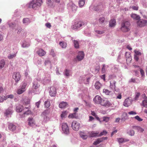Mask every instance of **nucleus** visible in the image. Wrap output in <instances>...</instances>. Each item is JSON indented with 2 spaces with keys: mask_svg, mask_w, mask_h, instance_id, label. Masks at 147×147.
Listing matches in <instances>:
<instances>
[{
  "mask_svg": "<svg viewBox=\"0 0 147 147\" xmlns=\"http://www.w3.org/2000/svg\"><path fill=\"white\" fill-rule=\"evenodd\" d=\"M42 0H32L28 4V7L34 10H36L42 4Z\"/></svg>",
  "mask_w": 147,
  "mask_h": 147,
  "instance_id": "1",
  "label": "nucleus"
},
{
  "mask_svg": "<svg viewBox=\"0 0 147 147\" xmlns=\"http://www.w3.org/2000/svg\"><path fill=\"white\" fill-rule=\"evenodd\" d=\"M130 24L128 21H124L121 23V29L124 32L128 31L130 30Z\"/></svg>",
  "mask_w": 147,
  "mask_h": 147,
  "instance_id": "2",
  "label": "nucleus"
},
{
  "mask_svg": "<svg viewBox=\"0 0 147 147\" xmlns=\"http://www.w3.org/2000/svg\"><path fill=\"white\" fill-rule=\"evenodd\" d=\"M84 23L82 21H80L77 22L75 23L74 24L71 26V28L73 30H75L84 26Z\"/></svg>",
  "mask_w": 147,
  "mask_h": 147,
  "instance_id": "3",
  "label": "nucleus"
},
{
  "mask_svg": "<svg viewBox=\"0 0 147 147\" xmlns=\"http://www.w3.org/2000/svg\"><path fill=\"white\" fill-rule=\"evenodd\" d=\"M62 130L63 132L65 134H68L69 133V127L66 123H63L62 125Z\"/></svg>",
  "mask_w": 147,
  "mask_h": 147,
  "instance_id": "4",
  "label": "nucleus"
},
{
  "mask_svg": "<svg viewBox=\"0 0 147 147\" xmlns=\"http://www.w3.org/2000/svg\"><path fill=\"white\" fill-rule=\"evenodd\" d=\"M137 24L140 27H144L147 25V20L143 19H141L138 21Z\"/></svg>",
  "mask_w": 147,
  "mask_h": 147,
  "instance_id": "5",
  "label": "nucleus"
},
{
  "mask_svg": "<svg viewBox=\"0 0 147 147\" xmlns=\"http://www.w3.org/2000/svg\"><path fill=\"white\" fill-rule=\"evenodd\" d=\"M100 105L107 107H111L112 105L111 103L107 99H102Z\"/></svg>",
  "mask_w": 147,
  "mask_h": 147,
  "instance_id": "6",
  "label": "nucleus"
},
{
  "mask_svg": "<svg viewBox=\"0 0 147 147\" xmlns=\"http://www.w3.org/2000/svg\"><path fill=\"white\" fill-rule=\"evenodd\" d=\"M71 127L74 130L78 131L80 127V124L76 121H73L72 123Z\"/></svg>",
  "mask_w": 147,
  "mask_h": 147,
  "instance_id": "7",
  "label": "nucleus"
},
{
  "mask_svg": "<svg viewBox=\"0 0 147 147\" xmlns=\"http://www.w3.org/2000/svg\"><path fill=\"white\" fill-rule=\"evenodd\" d=\"M13 78L15 80L16 82H18L20 79L21 75L19 72H15L13 76Z\"/></svg>",
  "mask_w": 147,
  "mask_h": 147,
  "instance_id": "8",
  "label": "nucleus"
},
{
  "mask_svg": "<svg viewBox=\"0 0 147 147\" xmlns=\"http://www.w3.org/2000/svg\"><path fill=\"white\" fill-rule=\"evenodd\" d=\"M102 99L98 95L96 96L93 99L94 102L97 104H101Z\"/></svg>",
  "mask_w": 147,
  "mask_h": 147,
  "instance_id": "9",
  "label": "nucleus"
},
{
  "mask_svg": "<svg viewBox=\"0 0 147 147\" xmlns=\"http://www.w3.org/2000/svg\"><path fill=\"white\" fill-rule=\"evenodd\" d=\"M49 92L50 95L51 96H55L57 93L56 88L53 87H51Z\"/></svg>",
  "mask_w": 147,
  "mask_h": 147,
  "instance_id": "10",
  "label": "nucleus"
},
{
  "mask_svg": "<svg viewBox=\"0 0 147 147\" xmlns=\"http://www.w3.org/2000/svg\"><path fill=\"white\" fill-rule=\"evenodd\" d=\"M84 57V54L83 52L79 51L78 53V55L77 56V59L79 61L83 59Z\"/></svg>",
  "mask_w": 147,
  "mask_h": 147,
  "instance_id": "11",
  "label": "nucleus"
},
{
  "mask_svg": "<svg viewBox=\"0 0 147 147\" xmlns=\"http://www.w3.org/2000/svg\"><path fill=\"white\" fill-rule=\"evenodd\" d=\"M131 104V100L129 99V98L126 99L123 103V105L126 107H128Z\"/></svg>",
  "mask_w": 147,
  "mask_h": 147,
  "instance_id": "12",
  "label": "nucleus"
},
{
  "mask_svg": "<svg viewBox=\"0 0 147 147\" xmlns=\"http://www.w3.org/2000/svg\"><path fill=\"white\" fill-rule=\"evenodd\" d=\"M36 53L40 57L44 56L46 54V52L42 49H39L36 51Z\"/></svg>",
  "mask_w": 147,
  "mask_h": 147,
  "instance_id": "13",
  "label": "nucleus"
},
{
  "mask_svg": "<svg viewBox=\"0 0 147 147\" xmlns=\"http://www.w3.org/2000/svg\"><path fill=\"white\" fill-rule=\"evenodd\" d=\"M118 142L120 143L128 142L129 140L123 138H117Z\"/></svg>",
  "mask_w": 147,
  "mask_h": 147,
  "instance_id": "14",
  "label": "nucleus"
},
{
  "mask_svg": "<svg viewBox=\"0 0 147 147\" xmlns=\"http://www.w3.org/2000/svg\"><path fill=\"white\" fill-rule=\"evenodd\" d=\"M67 105V102L63 101L61 102L59 105V107L60 108H65Z\"/></svg>",
  "mask_w": 147,
  "mask_h": 147,
  "instance_id": "15",
  "label": "nucleus"
},
{
  "mask_svg": "<svg viewBox=\"0 0 147 147\" xmlns=\"http://www.w3.org/2000/svg\"><path fill=\"white\" fill-rule=\"evenodd\" d=\"M116 82L114 80H111L110 82V88L112 89H114L115 88V84Z\"/></svg>",
  "mask_w": 147,
  "mask_h": 147,
  "instance_id": "16",
  "label": "nucleus"
},
{
  "mask_svg": "<svg viewBox=\"0 0 147 147\" xmlns=\"http://www.w3.org/2000/svg\"><path fill=\"white\" fill-rule=\"evenodd\" d=\"M8 128L9 130L13 131L16 129V126L12 123H10L9 125Z\"/></svg>",
  "mask_w": 147,
  "mask_h": 147,
  "instance_id": "17",
  "label": "nucleus"
},
{
  "mask_svg": "<svg viewBox=\"0 0 147 147\" xmlns=\"http://www.w3.org/2000/svg\"><path fill=\"white\" fill-rule=\"evenodd\" d=\"M28 124L29 125L32 126L34 125L35 121L33 120L32 118H28Z\"/></svg>",
  "mask_w": 147,
  "mask_h": 147,
  "instance_id": "18",
  "label": "nucleus"
},
{
  "mask_svg": "<svg viewBox=\"0 0 147 147\" xmlns=\"http://www.w3.org/2000/svg\"><path fill=\"white\" fill-rule=\"evenodd\" d=\"M80 135L81 138L84 140L86 139L88 137V136L85 133L82 131L80 132Z\"/></svg>",
  "mask_w": 147,
  "mask_h": 147,
  "instance_id": "19",
  "label": "nucleus"
},
{
  "mask_svg": "<svg viewBox=\"0 0 147 147\" xmlns=\"http://www.w3.org/2000/svg\"><path fill=\"white\" fill-rule=\"evenodd\" d=\"M116 21L115 19H112L111 20L109 24V26L110 27H113L115 25Z\"/></svg>",
  "mask_w": 147,
  "mask_h": 147,
  "instance_id": "20",
  "label": "nucleus"
},
{
  "mask_svg": "<svg viewBox=\"0 0 147 147\" xmlns=\"http://www.w3.org/2000/svg\"><path fill=\"white\" fill-rule=\"evenodd\" d=\"M23 107L21 105H19L16 107V111L18 112H21L23 109Z\"/></svg>",
  "mask_w": 147,
  "mask_h": 147,
  "instance_id": "21",
  "label": "nucleus"
},
{
  "mask_svg": "<svg viewBox=\"0 0 147 147\" xmlns=\"http://www.w3.org/2000/svg\"><path fill=\"white\" fill-rule=\"evenodd\" d=\"M131 16L134 19L136 20H138L140 18L139 16L134 13L131 14Z\"/></svg>",
  "mask_w": 147,
  "mask_h": 147,
  "instance_id": "22",
  "label": "nucleus"
},
{
  "mask_svg": "<svg viewBox=\"0 0 147 147\" xmlns=\"http://www.w3.org/2000/svg\"><path fill=\"white\" fill-rule=\"evenodd\" d=\"M12 112V111L11 109H8L5 111L4 114L5 116H7L11 114Z\"/></svg>",
  "mask_w": 147,
  "mask_h": 147,
  "instance_id": "23",
  "label": "nucleus"
},
{
  "mask_svg": "<svg viewBox=\"0 0 147 147\" xmlns=\"http://www.w3.org/2000/svg\"><path fill=\"white\" fill-rule=\"evenodd\" d=\"M132 128L137 129L138 131L140 132H142L144 130L143 129L138 126H132Z\"/></svg>",
  "mask_w": 147,
  "mask_h": 147,
  "instance_id": "24",
  "label": "nucleus"
},
{
  "mask_svg": "<svg viewBox=\"0 0 147 147\" xmlns=\"http://www.w3.org/2000/svg\"><path fill=\"white\" fill-rule=\"evenodd\" d=\"M78 116L77 114L76 113H73L70 114L68 115V117L69 119H73L77 117Z\"/></svg>",
  "mask_w": 147,
  "mask_h": 147,
  "instance_id": "25",
  "label": "nucleus"
},
{
  "mask_svg": "<svg viewBox=\"0 0 147 147\" xmlns=\"http://www.w3.org/2000/svg\"><path fill=\"white\" fill-rule=\"evenodd\" d=\"M30 100L28 98H26L24 99L23 101H24L23 104L26 105H29L30 103Z\"/></svg>",
  "mask_w": 147,
  "mask_h": 147,
  "instance_id": "26",
  "label": "nucleus"
},
{
  "mask_svg": "<svg viewBox=\"0 0 147 147\" xmlns=\"http://www.w3.org/2000/svg\"><path fill=\"white\" fill-rule=\"evenodd\" d=\"M68 112L67 111H63L61 112V118L63 119L68 114Z\"/></svg>",
  "mask_w": 147,
  "mask_h": 147,
  "instance_id": "27",
  "label": "nucleus"
},
{
  "mask_svg": "<svg viewBox=\"0 0 147 147\" xmlns=\"http://www.w3.org/2000/svg\"><path fill=\"white\" fill-rule=\"evenodd\" d=\"M99 134L98 132H95L94 131H92L90 134L89 136L90 137H93L96 136Z\"/></svg>",
  "mask_w": 147,
  "mask_h": 147,
  "instance_id": "28",
  "label": "nucleus"
},
{
  "mask_svg": "<svg viewBox=\"0 0 147 147\" xmlns=\"http://www.w3.org/2000/svg\"><path fill=\"white\" fill-rule=\"evenodd\" d=\"M102 140L100 138H98L97 139V140L95 141L93 143V144L94 145H96L99 143H100L101 142H102Z\"/></svg>",
  "mask_w": 147,
  "mask_h": 147,
  "instance_id": "29",
  "label": "nucleus"
},
{
  "mask_svg": "<svg viewBox=\"0 0 147 147\" xmlns=\"http://www.w3.org/2000/svg\"><path fill=\"white\" fill-rule=\"evenodd\" d=\"M95 87L97 89H99L101 86V84L99 82H96L95 84Z\"/></svg>",
  "mask_w": 147,
  "mask_h": 147,
  "instance_id": "30",
  "label": "nucleus"
},
{
  "mask_svg": "<svg viewBox=\"0 0 147 147\" xmlns=\"http://www.w3.org/2000/svg\"><path fill=\"white\" fill-rule=\"evenodd\" d=\"M85 0H79V5L80 7H83L85 4Z\"/></svg>",
  "mask_w": 147,
  "mask_h": 147,
  "instance_id": "31",
  "label": "nucleus"
},
{
  "mask_svg": "<svg viewBox=\"0 0 147 147\" xmlns=\"http://www.w3.org/2000/svg\"><path fill=\"white\" fill-rule=\"evenodd\" d=\"M5 62L4 60H1L0 62V69H2L4 67Z\"/></svg>",
  "mask_w": 147,
  "mask_h": 147,
  "instance_id": "32",
  "label": "nucleus"
},
{
  "mask_svg": "<svg viewBox=\"0 0 147 147\" xmlns=\"http://www.w3.org/2000/svg\"><path fill=\"white\" fill-rule=\"evenodd\" d=\"M44 105L45 107L46 108H49L50 106V101L49 100H47L45 102Z\"/></svg>",
  "mask_w": 147,
  "mask_h": 147,
  "instance_id": "33",
  "label": "nucleus"
},
{
  "mask_svg": "<svg viewBox=\"0 0 147 147\" xmlns=\"http://www.w3.org/2000/svg\"><path fill=\"white\" fill-rule=\"evenodd\" d=\"M59 44L61 46L62 48H65L67 46V44L66 43L64 42H60Z\"/></svg>",
  "mask_w": 147,
  "mask_h": 147,
  "instance_id": "34",
  "label": "nucleus"
},
{
  "mask_svg": "<svg viewBox=\"0 0 147 147\" xmlns=\"http://www.w3.org/2000/svg\"><path fill=\"white\" fill-rule=\"evenodd\" d=\"M25 109H28V110L25 112L24 113V115H28L30 113L31 111H30V107H25Z\"/></svg>",
  "mask_w": 147,
  "mask_h": 147,
  "instance_id": "35",
  "label": "nucleus"
},
{
  "mask_svg": "<svg viewBox=\"0 0 147 147\" xmlns=\"http://www.w3.org/2000/svg\"><path fill=\"white\" fill-rule=\"evenodd\" d=\"M73 42L74 44L75 47L76 48H79V45L78 41L76 40H74Z\"/></svg>",
  "mask_w": 147,
  "mask_h": 147,
  "instance_id": "36",
  "label": "nucleus"
},
{
  "mask_svg": "<svg viewBox=\"0 0 147 147\" xmlns=\"http://www.w3.org/2000/svg\"><path fill=\"white\" fill-rule=\"evenodd\" d=\"M103 92L105 93L107 95H109L111 93V91H110L108 90L105 89H104L103 90Z\"/></svg>",
  "mask_w": 147,
  "mask_h": 147,
  "instance_id": "37",
  "label": "nucleus"
},
{
  "mask_svg": "<svg viewBox=\"0 0 147 147\" xmlns=\"http://www.w3.org/2000/svg\"><path fill=\"white\" fill-rule=\"evenodd\" d=\"M27 85V83L26 82H24L23 83L21 88L25 91L26 90V87Z\"/></svg>",
  "mask_w": 147,
  "mask_h": 147,
  "instance_id": "38",
  "label": "nucleus"
},
{
  "mask_svg": "<svg viewBox=\"0 0 147 147\" xmlns=\"http://www.w3.org/2000/svg\"><path fill=\"white\" fill-rule=\"evenodd\" d=\"M25 91L24 90L22 89L21 88H20L18 89L17 93L18 94H22Z\"/></svg>",
  "mask_w": 147,
  "mask_h": 147,
  "instance_id": "39",
  "label": "nucleus"
},
{
  "mask_svg": "<svg viewBox=\"0 0 147 147\" xmlns=\"http://www.w3.org/2000/svg\"><path fill=\"white\" fill-rule=\"evenodd\" d=\"M105 19L104 17H100L99 19V23L100 24H102L104 22Z\"/></svg>",
  "mask_w": 147,
  "mask_h": 147,
  "instance_id": "40",
  "label": "nucleus"
},
{
  "mask_svg": "<svg viewBox=\"0 0 147 147\" xmlns=\"http://www.w3.org/2000/svg\"><path fill=\"white\" fill-rule=\"evenodd\" d=\"M129 135L131 136H133L135 134V132L133 130H130L128 133Z\"/></svg>",
  "mask_w": 147,
  "mask_h": 147,
  "instance_id": "41",
  "label": "nucleus"
},
{
  "mask_svg": "<svg viewBox=\"0 0 147 147\" xmlns=\"http://www.w3.org/2000/svg\"><path fill=\"white\" fill-rule=\"evenodd\" d=\"M107 133V132L105 130H103L102 132H100V134L98 135V136H100L102 135H105Z\"/></svg>",
  "mask_w": 147,
  "mask_h": 147,
  "instance_id": "42",
  "label": "nucleus"
},
{
  "mask_svg": "<svg viewBox=\"0 0 147 147\" xmlns=\"http://www.w3.org/2000/svg\"><path fill=\"white\" fill-rule=\"evenodd\" d=\"M30 22L28 18H25L23 20V23H28Z\"/></svg>",
  "mask_w": 147,
  "mask_h": 147,
  "instance_id": "43",
  "label": "nucleus"
},
{
  "mask_svg": "<svg viewBox=\"0 0 147 147\" xmlns=\"http://www.w3.org/2000/svg\"><path fill=\"white\" fill-rule=\"evenodd\" d=\"M138 121L140 122L143 120V119L140 118L138 115H137L134 117Z\"/></svg>",
  "mask_w": 147,
  "mask_h": 147,
  "instance_id": "44",
  "label": "nucleus"
},
{
  "mask_svg": "<svg viewBox=\"0 0 147 147\" xmlns=\"http://www.w3.org/2000/svg\"><path fill=\"white\" fill-rule=\"evenodd\" d=\"M134 52L135 53V54L134 55H136L137 56L140 55L142 54V53H141V52L135 50L134 51Z\"/></svg>",
  "mask_w": 147,
  "mask_h": 147,
  "instance_id": "45",
  "label": "nucleus"
},
{
  "mask_svg": "<svg viewBox=\"0 0 147 147\" xmlns=\"http://www.w3.org/2000/svg\"><path fill=\"white\" fill-rule=\"evenodd\" d=\"M143 105L145 107L147 108V100H144L142 102Z\"/></svg>",
  "mask_w": 147,
  "mask_h": 147,
  "instance_id": "46",
  "label": "nucleus"
},
{
  "mask_svg": "<svg viewBox=\"0 0 147 147\" xmlns=\"http://www.w3.org/2000/svg\"><path fill=\"white\" fill-rule=\"evenodd\" d=\"M125 56L126 58L127 59L131 57L129 52H126L125 53Z\"/></svg>",
  "mask_w": 147,
  "mask_h": 147,
  "instance_id": "47",
  "label": "nucleus"
},
{
  "mask_svg": "<svg viewBox=\"0 0 147 147\" xmlns=\"http://www.w3.org/2000/svg\"><path fill=\"white\" fill-rule=\"evenodd\" d=\"M110 118L108 117H103V121H105L106 122H108L109 119Z\"/></svg>",
  "mask_w": 147,
  "mask_h": 147,
  "instance_id": "48",
  "label": "nucleus"
},
{
  "mask_svg": "<svg viewBox=\"0 0 147 147\" xmlns=\"http://www.w3.org/2000/svg\"><path fill=\"white\" fill-rule=\"evenodd\" d=\"M16 56V54H14L13 55H10L8 57V58L9 59H11L15 57Z\"/></svg>",
  "mask_w": 147,
  "mask_h": 147,
  "instance_id": "49",
  "label": "nucleus"
},
{
  "mask_svg": "<svg viewBox=\"0 0 147 147\" xmlns=\"http://www.w3.org/2000/svg\"><path fill=\"white\" fill-rule=\"evenodd\" d=\"M130 115H135L137 114L134 111H131L128 113Z\"/></svg>",
  "mask_w": 147,
  "mask_h": 147,
  "instance_id": "50",
  "label": "nucleus"
},
{
  "mask_svg": "<svg viewBox=\"0 0 147 147\" xmlns=\"http://www.w3.org/2000/svg\"><path fill=\"white\" fill-rule=\"evenodd\" d=\"M30 45V44L28 43V44H26V43H24L22 45V47H23L25 48L26 47H28Z\"/></svg>",
  "mask_w": 147,
  "mask_h": 147,
  "instance_id": "51",
  "label": "nucleus"
},
{
  "mask_svg": "<svg viewBox=\"0 0 147 147\" xmlns=\"http://www.w3.org/2000/svg\"><path fill=\"white\" fill-rule=\"evenodd\" d=\"M98 34H102L104 33V32L102 31H101L99 30H97L95 31Z\"/></svg>",
  "mask_w": 147,
  "mask_h": 147,
  "instance_id": "52",
  "label": "nucleus"
},
{
  "mask_svg": "<svg viewBox=\"0 0 147 147\" xmlns=\"http://www.w3.org/2000/svg\"><path fill=\"white\" fill-rule=\"evenodd\" d=\"M105 65H103L102 69V71L103 73H104L105 72Z\"/></svg>",
  "mask_w": 147,
  "mask_h": 147,
  "instance_id": "53",
  "label": "nucleus"
},
{
  "mask_svg": "<svg viewBox=\"0 0 147 147\" xmlns=\"http://www.w3.org/2000/svg\"><path fill=\"white\" fill-rule=\"evenodd\" d=\"M70 72V71L69 70H68L67 69H66L65 70V75L67 76H69V73Z\"/></svg>",
  "mask_w": 147,
  "mask_h": 147,
  "instance_id": "54",
  "label": "nucleus"
},
{
  "mask_svg": "<svg viewBox=\"0 0 147 147\" xmlns=\"http://www.w3.org/2000/svg\"><path fill=\"white\" fill-rule=\"evenodd\" d=\"M33 87L34 89H36L37 88L38 86L37 84L35 82H34L33 83Z\"/></svg>",
  "mask_w": 147,
  "mask_h": 147,
  "instance_id": "55",
  "label": "nucleus"
},
{
  "mask_svg": "<svg viewBox=\"0 0 147 147\" xmlns=\"http://www.w3.org/2000/svg\"><path fill=\"white\" fill-rule=\"evenodd\" d=\"M131 8L134 10H138V6H132Z\"/></svg>",
  "mask_w": 147,
  "mask_h": 147,
  "instance_id": "56",
  "label": "nucleus"
},
{
  "mask_svg": "<svg viewBox=\"0 0 147 147\" xmlns=\"http://www.w3.org/2000/svg\"><path fill=\"white\" fill-rule=\"evenodd\" d=\"M45 26L47 28H50L51 26V23H46L45 24Z\"/></svg>",
  "mask_w": 147,
  "mask_h": 147,
  "instance_id": "57",
  "label": "nucleus"
},
{
  "mask_svg": "<svg viewBox=\"0 0 147 147\" xmlns=\"http://www.w3.org/2000/svg\"><path fill=\"white\" fill-rule=\"evenodd\" d=\"M47 3L49 5H51L52 4L53 0H47Z\"/></svg>",
  "mask_w": 147,
  "mask_h": 147,
  "instance_id": "58",
  "label": "nucleus"
},
{
  "mask_svg": "<svg viewBox=\"0 0 147 147\" xmlns=\"http://www.w3.org/2000/svg\"><path fill=\"white\" fill-rule=\"evenodd\" d=\"M140 72L141 74V75L142 76H144V70L141 69L140 70Z\"/></svg>",
  "mask_w": 147,
  "mask_h": 147,
  "instance_id": "59",
  "label": "nucleus"
},
{
  "mask_svg": "<svg viewBox=\"0 0 147 147\" xmlns=\"http://www.w3.org/2000/svg\"><path fill=\"white\" fill-rule=\"evenodd\" d=\"M51 54L52 55L53 57H54L55 56V54L54 53V50L53 49H51Z\"/></svg>",
  "mask_w": 147,
  "mask_h": 147,
  "instance_id": "60",
  "label": "nucleus"
},
{
  "mask_svg": "<svg viewBox=\"0 0 147 147\" xmlns=\"http://www.w3.org/2000/svg\"><path fill=\"white\" fill-rule=\"evenodd\" d=\"M21 28L20 26H18L17 28V29H18V31L17 32L18 34H19L20 33V32H21L22 30H21Z\"/></svg>",
  "mask_w": 147,
  "mask_h": 147,
  "instance_id": "61",
  "label": "nucleus"
},
{
  "mask_svg": "<svg viewBox=\"0 0 147 147\" xmlns=\"http://www.w3.org/2000/svg\"><path fill=\"white\" fill-rule=\"evenodd\" d=\"M7 97H8V98H10L11 99H12V98H13L14 97V95L13 94H10L9 95H7Z\"/></svg>",
  "mask_w": 147,
  "mask_h": 147,
  "instance_id": "62",
  "label": "nucleus"
},
{
  "mask_svg": "<svg viewBox=\"0 0 147 147\" xmlns=\"http://www.w3.org/2000/svg\"><path fill=\"white\" fill-rule=\"evenodd\" d=\"M72 9L73 11H76L77 9V7L75 5H74L72 6Z\"/></svg>",
  "mask_w": 147,
  "mask_h": 147,
  "instance_id": "63",
  "label": "nucleus"
},
{
  "mask_svg": "<svg viewBox=\"0 0 147 147\" xmlns=\"http://www.w3.org/2000/svg\"><path fill=\"white\" fill-rule=\"evenodd\" d=\"M41 102V101L40 100L38 102L36 103V105L38 108L39 107V105Z\"/></svg>",
  "mask_w": 147,
  "mask_h": 147,
  "instance_id": "64",
  "label": "nucleus"
}]
</instances>
